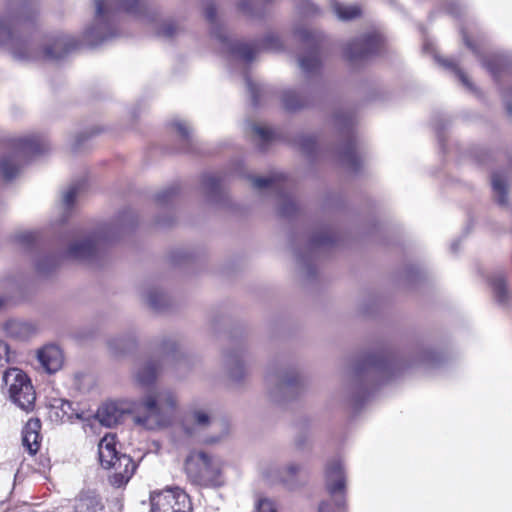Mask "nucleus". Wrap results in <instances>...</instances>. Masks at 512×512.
I'll list each match as a JSON object with an SVG mask.
<instances>
[{
    "mask_svg": "<svg viewBox=\"0 0 512 512\" xmlns=\"http://www.w3.org/2000/svg\"><path fill=\"white\" fill-rule=\"evenodd\" d=\"M142 7L140 0H95L96 14L84 34L85 41L96 46L117 35L114 16L119 11L137 13Z\"/></svg>",
    "mask_w": 512,
    "mask_h": 512,
    "instance_id": "2",
    "label": "nucleus"
},
{
    "mask_svg": "<svg viewBox=\"0 0 512 512\" xmlns=\"http://www.w3.org/2000/svg\"><path fill=\"white\" fill-rule=\"evenodd\" d=\"M275 177H255L252 180L253 186L258 189L270 187L274 182Z\"/></svg>",
    "mask_w": 512,
    "mask_h": 512,
    "instance_id": "43",
    "label": "nucleus"
},
{
    "mask_svg": "<svg viewBox=\"0 0 512 512\" xmlns=\"http://www.w3.org/2000/svg\"><path fill=\"white\" fill-rule=\"evenodd\" d=\"M150 512H192L188 494L179 487L150 493Z\"/></svg>",
    "mask_w": 512,
    "mask_h": 512,
    "instance_id": "7",
    "label": "nucleus"
},
{
    "mask_svg": "<svg viewBox=\"0 0 512 512\" xmlns=\"http://www.w3.org/2000/svg\"><path fill=\"white\" fill-rule=\"evenodd\" d=\"M257 512H277V510L272 500L264 498L258 501Z\"/></svg>",
    "mask_w": 512,
    "mask_h": 512,
    "instance_id": "42",
    "label": "nucleus"
},
{
    "mask_svg": "<svg viewBox=\"0 0 512 512\" xmlns=\"http://www.w3.org/2000/svg\"><path fill=\"white\" fill-rule=\"evenodd\" d=\"M15 240L19 245L29 247L35 242L36 236L32 232H25L16 236Z\"/></svg>",
    "mask_w": 512,
    "mask_h": 512,
    "instance_id": "41",
    "label": "nucleus"
},
{
    "mask_svg": "<svg viewBox=\"0 0 512 512\" xmlns=\"http://www.w3.org/2000/svg\"><path fill=\"white\" fill-rule=\"evenodd\" d=\"M279 46L280 45H279V39L278 38H276V37H269L267 39L266 47L268 49L274 50V49L279 48Z\"/></svg>",
    "mask_w": 512,
    "mask_h": 512,
    "instance_id": "47",
    "label": "nucleus"
},
{
    "mask_svg": "<svg viewBox=\"0 0 512 512\" xmlns=\"http://www.w3.org/2000/svg\"><path fill=\"white\" fill-rule=\"evenodd\" d=\"M11 361L9 346L0 340V366H4Z\"/></svg>",
    "mask_w": 512,
    "mask_h": 512,
    "instance_id": "44",
    "label": "nucleus"
},
{
    "mask_svg": "<svg viewBox=\"0 0 512 512\" xmlns=\"http://www.w3.org/2000/svg\"><path fill=\"white\" fill-rule=\"evenodd\" d=\"M171 125L183 139H190L192 129L184 120L175 119Z\"/></svg>",
    "mask_w": 512,
    "mask_h": 512,
    "instance_id": "37",
    "label": "nucleus"
},
{
    "mask_svg": "<svg viewBox=\"0 0 512 512\" xmlns=\"http://www.w3.org/2000/svg\"><path fill=\"white\" fill-rule=\"evenodd\" d=\"M278 386L284 394L293 395L304 386V382L298 372L292 371L281 376Z\"/></svg>",
    "mask_w": 512,
    "mask_h": 512,
    "instance_id": "21",
    "label": "nucleus"
},
{
    "mask_svg": "<svg viewBox=\"0 0 512 512\" xmlns=\"http://www.w3.org/2000/svg\"><path fill=\"white\" fill-rule=\"evenodd\" d=\"M115 221L118 224H133L137 221V212L130 206H124L116 212Z\"/></svg>",
    "mask_w": 512,
    "mask_h": 512,
    "instance_id": "28",
    "label": "nucleus"
},
{
    "mask_svg": "<svg viewBox=\"0 0 512 512\" xmlns=\"http://www.w3.org/2000/svg\"><path fill=\"white\" fill-rule=\"evenodd\" d=\"M494 198L501 206L508 204V186L507 176L500 172H495L491 179Z\"/></svg>",
    "mask_w": 512,
    "mask_h": 512,
    "instance_id": "20",
    "label": "nucleus"
},
{
    "mask_svg": "<svg viewBox=\"0 0 512 512\" xmlns=\"http://www.w3.org/2000/svg\"><path fill=\"white\" fill-rule=\"evenodd\" d=\"M504 58L501 56H494L491 60L484 63L489 72L496 76L500 72V68L504 67Z\"/></svg>",
    "mask_w": 512,
    "mask_h": 512,
    "instance_id": "39",
    "label": "nucleus"
},
{
    "mask_svg": "<svg viewBox=\"0 0 512 512\" xmlns=\"http://www.w3.org/2000/svg\"><path fill=\"white\" fill-rule=\"evenodd\" d=\"M37 270H38L39 272H41V273H46V272H48V271L43 267V265H42V263H41V262H39V263L37 264Z\"/></svg>",
    "mask_w": 512,
    "mask_h": 512,
    "instance_id": "52",
    "label": "nucleus"
},
{
    "mask_svg": "<svg viewBox=\"0 0 512 512\" xmlns=\"http://www.w3.org/2000/svg\"><path fill=\"white\" fill-rule=\"evenodd\" d=\"M214 15H215L214 8H208L207 11H206L207 18L209 20L213 21Z\"/></svg>",
    "mask_w": 512,
    "mask_h": 512,
    "instance_id": "50",
    "label": "nucleus"
},
{
    "mask_svg": "<svg viewBox=\"0 0 512 512\" xmlns=\"http://www.w3.org/2000/svg\"><path fill=\"white\" fill-rule=\"evenodd\" d=\"M226 367L230 379L234 382H240L247 374L244 362L238 355H229L226 359Z\"/></svg>",
    "mask_w": 512,
    "mask_h": 512,
    "instance_id": "24",
    "label": "nucleus"
},
{
    "mask_svg": "<svg viewBox=\"0 0 512 512\" xmlns=\"http://www.w3.org/2000/svg\"><path fill=\"white\" fill-rule=\"evenodd\" d=\"M140 406L143 411L133 416V422L145 430L160 431L173 423L178 398L170 390H161L143 397Z\"/></svg>",
    "mask_w": 512,
    "mask_h": 512,
    "instance_id": "1",
    "label": "nucleus"
},
{
    "mask_svg": "<svg viewBox=\"0 0 512 512\" xmlns=\"http://www.w3.org/2000/svg\"><path fill=\"white\" fill-rule=\"evenodd\" d=\"M231 50L234 54L238 55L245 61H251L257 54V49L251 44L247 43H236L231 45Z\"/></svg>",
    "mask_w": 512,
    "mask_h": 512,
    "instance_id": "27",
    "label": "nucleus"
},
{
    "mask_svg": "<svg viewBox=\"0 0 512 512\" xmlns=\"http://www.w3.org/2000/svg\"><path fill=\"white\" fill-rule=\"evenodd\" d=\"M213 418L210 411L204 407L190 408L184 415L181 428L182 431L191 438L199 437L202 431L207 429Z\"/></svg>",
    "mask_w": 512,
    "mask_h": 512,
    "instance_id": "9",
    "label": "nucleus"
},
{
    "mask_svg": "<svg viewBox=\"0 0 512 512\" xmlns=\"http://www.w3.org/2000/svg\"><path fill=\"white\" fill-rule=\"evenodd\" d=\"M491 285L493 287L495 297L499 302L503 303L507 298V290L504 279L501 276H496L492 279Z\"/></svg>",
    "mask_w": 512,
    "mask_h": 512,
    "instance_id": "34",
    "label": "nucleus"
},
{
    "mask_svg": "<svg viewBox=\"0 0 512 512\" xmlns=\"http://www.w3.org/2000/svg\"><path fill=\"white\" fill-rule=\"evenodd\" d=\"M296 210L295 202L290 198H285L279 208V213L283 216H291L296 212Z\"/></svg>",
    "mask_w": 512,
    "mask_h": 512,
    "instance_id": "40",
    "label": "nucleus"
},
{
    "mask_svg": "<svg viewBox=\"0 0 512 512\" xmlns=\"http://www.w3.org/2000/svg\"><path fill=\"white\" fill-rule=\"evenodd\" d=\"M160 367V362L155 359H147L139 362L133 372V378L136 384L141 387H149L152 385L158 376Z\"/></svg>",
    "mask_w": 512,
    "mask_h": 512,
    "instance_id": "12",
    "label": "nucleus"
},
{
    "mask_svg": "<svg viewBox=\"0 0 512 512\" xmlns=\"http://www.w3.org/2000/svg\"><path fill=\"white\" fill-rule=\"evenodd\" d=\"M175 27L172 23H164L160 33L164 36L170 37L174 34Z\"/></svg>",
    "mask_w": 512,
    "mask_h": 512,
    "instance_id": "46",
    "label": "nucleus"
},
{
    "mask_svg": "<svg viewBox=\"0 0 512 512\" xmlns=\"http://www.w3.org/2000/svg\"><path fill=\"white\" fill-rule=\"evenodd\" d=\"M337 126H342L345 130L346 136L349 138V142L344 147V150L341 154V162L347 168L356 170L358 167L359 159L355 151V147L351 142L350 138L352 136V119L350 116L342 115L337 116L335 119Z\"/></svg>",
    "mask_w": 512,
    "mask_h": 512,
    "instance_id": "11",
    "label": "nucleus"
},
{
    "mask_svg": "<svg viewBox=\"0 0 512 512\" xmlns=\"http://www.w3.org/2000/svg\"><path fill=\"white\" fill-rule=\"evenodd\" d=\"M6 333L19 340L28 339L35 331L34 326L22 320H10L5 325Z\"/></svg>",
    "mask_w": 512,
    "mask_h": 512,
    "instance_id": "19",
    "label": "nucleus"
},
{
    "mask_svg": "<svg viewBox=\"0 0 512 512\" xmlns=\"http://www.w3.org/2000/svg\"><path fill=\"white\" fill-rule=\"evenodd\" d=\"M245 81H246L247 89L249 90V92L251 94L252 100L254 103H256L257 102V93L259 92L260 88L249 77H246Z\"/></svg>",
    "mask_w": 512,
    "mask_h": 512,
    "instance_id": "45",
    "label": "nucleus"
},
{
    "mask_svg": "<svg viewBox=\"0 0 512 512\" xmlns=\"http://www.w3.org/2000/svg\"><path fill=\"white\" fill-rule=\"evenodd\" d=\"M318 512H330L329 505L327 503L320 504Z\"/></svg>",
    "mask_w": 512,
    "mask_h": 512,
    "instance_id": "51",
    "label": "nucleus"
},
{
    "mask_svg": "<svg viewBox=\"0 0 512 512\" xmlns=\"http://www.w3.org/2000/svg\"><path fill=\"white\" fill-rule=\"evenodd\" d=\"M11 52L15 58L20 60H28L35 58V55L30 47V44H15L11 48Z\"/></svg>",
    "mask_w": 512,
    "mask_h": 512,
    "instance_id": "31",
    "label": "nucleus"
},
{
    "mask_svg": "<svg viewBox=\"0 0 512 512\" xmlns=\"http://www.w3.org/2000/svg\"><path fill=\"white\" fill-rule=\"evenodd\" d=\"M335 242L334 237L330 234V232L326 229H322L311 239L310 247L318 248L321 246H326L333 244Z\"/></svg>",
    "mask_w": 512,
    "mask_h": 512,
    "instance_id": "30",
    "label": "nucleus"
},
{
    "mask_svg": "<svg viewBox=\"0 0 512 512\" xmlns=\"http://www.w3.org/2000/svg\"><path fill=\"white\" fill-rule=\"evenodd\" d=\"M227 434H228V429H227V428H225V431H224V433H223V435H222V436L206 438V439H204V442H205V443H216V442L220 441V440H221V438H222L224 435H227Z\"/></svg>",
    "mask_w": 512,
    "mask_h": 512,
    "instance_id": "48",
    "label": "nucleus"
},
{
    "mask_svg": "<svg viewBox=\"0 0 512 512\" xmlns=\"http://www.w3.org/2000/svg\"><path fill=\"white\" fill-rule=\"evenodd\" d=\"M13 152L0 157V175L10 180L17 176L20 166L19 160L43 154L49 150V142L44 137L29 135L13 140Z\"/></svg>",
    "mask_w": 512,
    "mask_h": 512,
    "instance_id": "5",
    "label": "nucleus"
},
{
    "mask_svg": "<svg viewBox=\"0 0 512 512\" xmlns=\"http://www.w3.org/2000/svg\"><path fill=\"white\" fill-rule=\"evenodd\" d=\"M330 5L339 20L348 21L361 15V8L356 4H343L337 0H329Z\"/></svg>",
    "mask_w": 512,
    "mask_h": 512,
    "instance_id": "22",
    "label": "nucleus"
},
{
    "mask_svg": "<svg viewBox=\"0 0 512 512\" xmlns=\"http://www.w3.org/2000/svg\"><path fill=\"white\" fill-rule=\"evenodd\" d=\"M391 365L392 364L388 359L382 357H372L366 361L364 368L358 371L357 374L359 377H362V375L365 373L388 372L391 369Z\"/></svg>",
    "mask_w": 512,
    "mask_h": 512,
    "instance_id": "25",
    "label": "nucleus"
},
{
    "mask_svg": "<svg viewBox=\"0 0 512 512\" xmlns=\"http://www.w3.org/2000/svg\"><path fill=\"white\" fill-rule=\"evenodd\" d=\"M84 378H85V376H84V375H77V376H76V380H80V379H84Z\"/></svg>",
    "mask_w": 512,
    "mask_h": 512,
    "instance_id": "53",
    "label": "nucleus"
},
{
    "mask_svg": "<svg viewBox=\"0 0 512 512\" xmlns=\"http://www.w3.org/2000/svg\"><path fill=\"white\" fill-rule=\"evenodd\" d=\"M259 474L263 481L268 484L282 483V466L274 460H265L259 464Z\"/></svg>",
    "mask_w": 512,
    "mask_h": 512,
    "instance_id": "17",
    "label": "nucleus"
},
{
    "mask_svg": "<svg viewBox=\"0 0 512 512\" xmlns=\"http://www.w3.org/2000/svg\"><path fill=\"white\" fill-rule=\"evenodd\" d=\"M382 44V37L378 33H372L355 39L345 48V54L350 60H358L376 53Z\"/></svg>",
    "mask_w": 512,
    "mask_h": 512,
    "instance_id": "10",
    "label": "nucleus"
},
{
    "mask_svg": "<svg viewBox=\"0 0 512 512\" xmlns=\"http://www.w3.org/2000/svg\"><path fill=\"white\" fill-rule=\"evenodd\" d=\"M99 461L102 467L114 468L115 472L110 476L112 486L120 488L126 485L136 470L133 459L126 455H118L115 448V436L106 434L98 444Z\"/></svg>",
    "mask_w": 512,
    "mask_h": 512,
    "instance_id": "4",
    "label": "nucleus"
},
{
    "mask_svg": "<svg viewBox=\"0 0 512 512\" xmlns=\"http://www.w3.org/2000/svg\"><path fill=\"white\" fill-rule=\"evenodd\" d=\"M120 416V411L114 403H105L98 408L94 418L100 425L112 427L118 423Z\"/></svg>",
    "mask_w": 512,
    "mask_h": 512,
    "instance_id": "18",
    "label": "nucleus"
},
{
    "mask_svg": "<svg viewBox=\"0 0 512 512\" xmlns=\"http://www.w3.org/2000/svg\"><path fill=\"white\" fill-rule=\"evenodd\" d=\"M9 399L21 410L31 412L36 393L29 377L18 368H10L3 375Z\"/></svg>",
    "mask_w": 512,
    "mask_h": 512,
    "instance_id": "6",
    "label": "nucleus"
},
{
    "mask_svg": "<svg viewBox=\"0 0 512 512\" xmlns=\"http://www.w3.org/2000/svg\"><path fill=\"white\" fill-rule=\"evenodd\" d=\"M184 470L189 481L200 487L216 488L225 483L222 460L202 450L188 454Z\"/></svg>",
    "mask_w": 512,
    "mask_h": 512,
    "instance_id": "3",
    "label": "nucleus"
},
{
    "mask_svg": "<svg viewBox=\"0 0 512 512\" xmlns=\"http://www.w3.org/2000/svg\"><path fill=\"white\" fill-rule=\"evenodd\" d=\"M41 422L38 418L30 419L22 431V443L27 451L34 455L40 448Z\"/></svg>",
    "mask_w": 512,
    "mask_h": 512,
    "instance_id": "15",
    "label": "nucleus"
},
{
    "mask_svg": "<svg viewBox=\"0 0 512 512\" xmlns=\"http://www.w3.org/2000/svg\"><path fill=\"white\" fill-rule=\"evenodd\" d=\"M463 40H464L465 44L467 45V47H469L473 51L477 52L475 46L472 44V42L469 40V38L467 37V35L464 32H463Z\"/></svg>",
    "mask_w": 512,
    "mask_h": 512,
    "instance_id": "49",
    "label": "nucleus"
},
{
    "mask_svg": "<svg viewBox=\"0 0 512 512\" xmlns=\"http://www.w3.org/2000/svg\"><path fill=\"white\" fill-rule=\"evenodd\" d=\"M217 37H219L221 41H226V37H222L221 35H218Z\"/></svg>",
    "mask_w": 512,
    "mask_h": 512,
    "instance_id": "54",
    "label": "nucleus"
},
{
    "mask_svg": "<svg viewBox=\"0 0 512 512\" xmlns=\"http://www.w3.org/2000/svg\"><path fill=\"white\" fill-rule=\"evenodd\" d=\"M96 253V243L91 237L77 238L67 248V256L74 260L85 261Z\"/></svg>",
    "mask_w": 512,
    "mask_h": 512,
    "instance_id": "13",
    "label": "nucleus"
},
{
    "mask_svg": "<svg viewBox=\"0 0 512 512\" xmlns=\"http://www.w3.org/2000/svg\"><path fill=\"white\" fill-rule=\"evenodd\" d=\"M325 483L331 495L340 493L342 496L335 499V506L339 511H345L346 500L344 498L346 488L345 471L339 459L330 460L325 468Z\"/></svg>",
    "mask_w": 512,
    "mask_h": 512,
    "instance_id": "8",
    "label": "nucleus"
},
{
    "mask_svg": "<svg viewBox=\"0 0 512 512\" xmlns=\"http://www.w3.org/2000/svg\"><path fill=\"white\" fill-rule=\"evenodd\" d=\"M37 358L48 373L57 372L63 364V354L59 347L56 345H47L40 349Z\"/></svg>",
    "mask_w": 512,
    "mask_h": 512,
    "instance_id": "14",
    "label": "nucleus"
},
{
    "mask_svg": "<svg viewBox=\"0 0 512 512\" xmlns=\"http://www.w3.org/2000/svg\"><path fill=\"white\" fill-rule=\"evenodd\" d=\"M147 304L154 310H161L167 305L166 294L158 288H150L145 292Z\"/></svg>",
    "mask_w": 512,
    "mask_h": 512,
    "instance_id": "26",
    "label": "nucleus"
},
{
    "mask_svg": "<svg viewBox=\"0 0 512 512\" xmlns=\"http://www.w3.org/2000/svg\"><path fill=\"white\" fill-rule=\"evenodd\" d=\"M303 472V465L297 462H290L285 466H282L281 484L288 490L298 489L303 485V481L300 480Z\"/></svg>",
    "mask_w": 512,
    "mask_h": 512,
    "instance_id": "16",
    "label": "nucleus"
},
{
    "mask_svg": "<svg viewBox=\"0 0 512 512\" xmlns=\"http://www.w3.org/2000/svg\"><path fill=\"white\" fill-rule=\"evenodd\" d=\"M252 130L255 135H257V137L264 142L270 141L275 135L271 128L263 125L254 124L252 126Z\"/></svg>",
    "mask_w": 512,
    "mask_h": 512,
    "instance_id": "36",
    "label": "nucleus"
},
{
    "mask_svg": "<svg viewBox=\"0 0 512 512\" xmlns=\"http://www.w3.org/2000/svg\"><path fill=\"white\" fill-rule=\"evenodd\" d=\"M439 63L443 65L444 67L451 68L453 72L457 75L459 80L462 82L464 86H466L468 89L472 90L473 85L468 79V77L458 68L456 62L453 59H440L437 58Z\"/></svg>",
    "mask_w": 512,
    "mask_h": 512,
    "instance_id": "29",
    "label": "nucleus"
},
{
    "mask_svg": "<svg viewBox=\"0 0 512 512\" xmlns=\"http://www.w3.org/2000/svg\"><path fill=\"white\" fill-rule=\"evenodd\" d=\"M65 46V53L68 52L69 48H70V45L69 43L64 40V39H61V40H58L55 45H54V48H48L46 49L45 51V55L46 57L50 58V59H60L64 53H58V52H55L54 50L55 49H58L60 47H64Z\"/></svg>",
    "mask_w": 512,
    "mask_h": 512,
    "instance_id": "38",
    "label": "nucleus"
},
{
    "mask_svg": "<svg viewBox=\"0 0 512 512\" xmlns=\"http://www.w3.org/2000/svg\"><path fill=\"white\" fill-rule=\"evenodd\" d=\"M283 104L287 110H295L300 108L303 103L298 94L293 90H288L283 93Z\"/></svg>",
    "mask_w": 512,
    "mask_h": 512,
    "instance_id": "32",
    "label": "nucleus"
},
{
    "mask_svg": "<svg viewBox=\"0 0 512 512\" xmlns=\"http://www.w3.org/2000/svg\"><path fill=\"white\" fill-rule=\"evenodd\" d=\"M82 190L81 184H74L68 187L63 193L60 203V209L62 210L63 221L66 220L67 216L71 212V209L76 202L77 197L79 196Z\"/></svg>",
    "mask_w": 512,
    "mask_h": 512,
    "instance_id": "23",
    "label": "nucleus"
},
{
    "mask_svg": "<svg viewBox=\"0 0 512 512\" xmlns=\"http://www.w3.org/2000/svg\"><path fill=\"white\" fill-rule=\"evenodd\" d=\"M319 64H320L319 58L314 53L310 54L308 56L302 57L299 60L300 68L306 73L316 71L319 67Z\"/></svg>",
    "mask_w": 512,
    "mask_h": 512,
    "instance_id": "33",
    "label": "nucleus"
},
{
    "mask_svg": "<svg viewBox=\"0 0 512 512\" xmlns=\"http://www.w3.org/2000/svg\"><path fill=\"white\" fill-rule=\"evenodd\" d=\"M10 40H12L10 23L6 18L0 17V46L7 44Z\"/></svg>",
    "mask_w": 512,
    "mask_h": 512,
    "instance_id": "35",
    "label": "nucleus"
}]
</instances>
